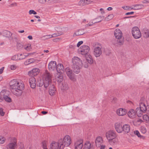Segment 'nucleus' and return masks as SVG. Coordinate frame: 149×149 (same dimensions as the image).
I'll return each mask as SVG.
<instances>
[{
    "label": "nucleus",
    "instance_id": "f257e3e1",
    "mask_svg": "<svg viewBox=\"0 0 149 149\" xmlns=\"http://www.w3.org/2000/svg\"><path fill=\"white\" fill-rule=\"evenodd\" d=\"M9 84L10 88L15 95L19 96L22 95V90L24 87V84L22 81H19L16 79H14L10 81Z\"/></svg>",
    "mask_w": 149,
    "mask_h": 149
},
{
    "label": "nucleus",
    "instance_id": "f03ea898",
    "mask_svg": "<svg viewBox=\"0 0 149 149\" xmlns=\"http://www.w3.org/2000/svg\"><path fill=\"white\" fill-rule=\"evenodd\" d=\"M72 68L74 72L76 74L79 73L82 67V62L81 60L78 57L75 56L72 58Z\"/></svg>",
    "mask_w": 149,
    "mask_h": 149
},
{
    "label": "nucleus",
    "instance_id": "7ed1b4c3",
    "mask_svg": "<svg viewBox=\"0 0 149 149\" xmlns=\"http://www.w3.org/2000/svg\"><path fill=\"white\" fill-rule=\"evenodd\" d=\"M42 78L44 81V86L47 88L52 81V75L49 73L46 72L44 73Z\"/></svg>",
    "mask_w": 149,
    "mask_h": 149
},
{
    "label": "nucleus",
    "instance_id": "20e7f679",
    "mask_svg": "<svg viewBox=\"0 0 149 149\" xmlns=\"http://www.w3.org/2000/svg\"><path fill=\"white\" fill-rule=\"evenodd\" d=\"M58 142L61 144L62 145L63 149L65 147L68 146L71 143V140L70 137L68 135H66L63 139H60L58 140Z\"/></svg>",
    "mask_w": 149,
    "mask_h": 149
},
{
    "label": "nucleus",
    "instance_id": "39448f33",
    "mask_svg": "<svg viewBox=\"0 0 149 149\" xmlns=\"http://www.w3.org/2000/svg\"><path fill=\"white\" fill-rule=\"evenodd\" d=\"M9 91L6 90H3L0 93V100L1 101L4 100L8 102H11L12 100L11 98L8 96Z\"/></svg>",
    "mask_w": 149,
    "mask_h": 149
},
{
    "label": "nucleus",
    "instance_id": "423d86ee",
    "mask_svg": "<svg viewBox=\"0 0 149 149\" xmlns=\"http://www.w3.org/2000/svg\"><path fill=\"white\" fill-rule=\"evenodd\" d=\"M106 136L109 142L114 141V139L117 137L116 132L112 130H110L106 133Z\"/></svg>",
    "mask_w": 149,
    "mask_h": 149
},
{
    "label": "nucleus",
    "instance_id": "0eeeda50",
    "mask_svg": "<svg viewBox=\"0 0 149 149\" xmlns=\"http://www.w3.org/2000/svg\"><path fill=\"white\" fill-rule=\"evenodd\" d=\"M114 36L116 38L118 39L117 42L120 45H123V40H121L122 36V33L121 31L119 29H116L114 32Z\"/></svg>",
    "mask_w": 149,
    "mask_h": 149
},
{
    "label": "nucleus",
    "instance_id": "6e6552de",
    "mask_svg": "<svg viewBox=\"0 0 149 149\" xmlns=\"http://www.w3.org/2000/svg\"><path fill=\"white\" fill-rule=\"evenodd\" d=\"M132 33L133 36L135 39L139 38L141 36V31L139 28L137 26H134L132 28Z\"/></svg>",
    "mask_w": 149,
    "mask_h": 149
},
{
    "label": "nucleus",
    "instance_id": "1a4fd4ad",
    "mask_svg": "<svg viewBox=\"0 0 149 149\" xmlns=\"http://www.w3.org/2000/svg\"><path fill=\"white\" fill-rule=\"evenodd\" d=\"M10 143L7 145V149H15L17 146V141L15 137L11 139Z\"/></svg>",
    "mask_w": 149,
    "mask_h": 149
},
{
    "label": "nucleus",
    "instance_id": "9d476101",
    "mask_svg": "<svg viewBox=\"0 0 149 149\" xmlns=\"http://www.w3.org/2000/svg\"><path fill=\"white\" fill-rule=\"evenodd\" d=\"M90 48L87 45H83L81 46L79 49V51L80 52L82 55H88L89 51Z\"/></svg>",
    "mask_w": 149,
    "mask_h": 149
},
{
    "label": "nucleus",
    "instance_id": "9b49d317",
    "mask_svg": "<svg viewBox=\"0 0 149 149\" xmlns=\"http://www.w3.org/2000/svg\"><path fill=\"white\" fill-rule=\"evenodd\" d=\"M51 149H63V146L62 144H60L58 141V142L53 141L50 144Z\"/></svg>",
    "mask_w": 149,
    "mask_h": 149
},
{
    "label": "nucleus",
    "instance_id": "f8f14e48",
    "mask_svg": "<svg viewBox=\"0 0 149 149\" xmlns=\"http://www.w3.org/2000/svg\"><path fill=\"white\" fill-rule=\"evenodd\" d=\"M65 71L67 76L71 80H74L75 79L74 74L72 73L71 69L67 67L65 68Z\"/></svg>",
    "mask_w": 149,
    "mask_h": 149
},
{
    "label": "nucleus",
    "instance_id": "ddd939ff",
    "mask_svg": "<svg viewBox=\"0 0 149 149\" xmlns=\"http://www.w3.org/2000/svg\"><path fill=\"white\" fill-rule=\"evenodd\" d=\"M101 47H96L94 49V54L95 56L96 57H99L102 54Z\"/></svg>",
    "mask_w": 149,
    "mask_h": 149
},
{
    "label": "nucleus",
    "instance_id": "4468645a",
    "mask_svg": "<svg viewBox=\"0 0 149 149\" xmlns=\"http://www.w3.org/2000/svg\"><path fill=\"white\" fill-rule=\"evenodd\" d=\"M40 72V70L38 68H35L28 72V75L31 77H33L37 75Z\"/></svg>",
    "mask_w": 149,
    "mask_h": 149
},
{
    "label": "nucleus",
    "instance_id": "2eb2a0df",
    "mask_svg": "<svg viewBox=\"0 0 149 149\" xmlns=\"http://www.w3.org/2000/svg\"><path fill=\"white\" fill-rule=\"evenodd\" d=\"M123 126L120 123H116L114 124V128L116 131L119 133H122Z\"/></svg>",
    "mask_w": 149,
    "mask_h": 149
},
{
    "label": "nucleus",
    "instance_id": "dca6fc26",
    "mask_svg": "<svg viewBox=\"0 0 149 149\" xmlns=\"http://www.w3.org/2000/svg\"><path fill=\"white\" fill-rule=\"evenodd\" d=\"M83 141L81 139L77 140L74 143L75 149H81L83 147Z\"/></svg>",
    "mask_w": 149,
    "mask_h": 149
},
{
    "label": "nucleus",
    "instance_id": "f3484780",
    "mask_svg": "<svg viewBox=\"0 0 149 149\" xmlns=\"http://www.w3.org/2000/svg\"><path fill=\"white\" fill-rule=\"evenodd\" d=\"M56 61H51L48 64V69L51 71H54L56 70Z\"/></svg>",
    "mask_w": 149,
    "mask_h": 149
},
{
    "label": "nucleus",
    "instance_id": "a211bd4d",
    "mask_svg": "<svg viewBox=\"0 0 149 149\" xmlns=\"http://www.w3.org/2000/svg\"><path fill=\"white\" fill-rule=\"evenodd\" d=\"M36 80L33 77H31L29 79V82L31 87L33 89L35 88L36 86Z\"/></svg>",
    "mask_w": 149,
    "mask_h": 149
},
{
    "label": "nucleus",
    "instance_id": "6ab92c4d",
    "mask_svg": "<svg viewBox=\"0 0 149 149\" xmlns=\"http://www.w3.org/2000/svg\"><path fill=\"white\" fill-rule=\"evenodd\" d=\"M130 125L128 124H125L123 126L122 132L124 134H126L129 133L130 131Z\"/></svg>",
    "mask_w": 149,
    "mask_h": 149
},
{
    "label": "nucleus",
    "instance_id": "aec40b11",
    "mask_svg": "<svg viewBox=\"0 0 149 149\" xmlns=\"http://www.w3.org/2000/svg\"><path fill=\"white\" fill-rule=\"evenodd\" d=\"M103 142V139L100 136H98L96 138L95 143L96 146L97 147H99Z\"/></svg>",
    "mask_w": 149,
    "mask_h": 149
},
{
    "label": "nucleus",
    "instance_id": "412c9836",
    "mask_svg": "<svg viewBox=\"0 0 149 149\" xmlns=\"http://www.w3.org/2000/svg\"><path fill=\"white\" fill-rule=\"evenodd\" d=\"M117 115L119 116H123L126 113V110L124 109L119 108L116 111Z\"/></svg>",
    "mask_w": 149,
    "mask_h": 149
},
{
    "label": "nucleus",
    "instance_id": "4be33fe9",
    "mask_svg": "<svg viewBox=\"0 0 149 149\" xmlns=\"http://www.w3.org/2000/svg\"><path fill=\"white\" fill-rule=\"evenodd\" d=\"M56 80L58 82H61L63 79V76L61 73H57L55 76Z\"/></svg>",
    "mask_w": 149,
    "mask_h": 149
},
{
    "label": "nucleus",
    "instance_id": "5701e85b",
    "mask_svg": "<svg viewBox=\"0 0 149 149\" xmlns=\"http://www.w3.org/2000/svg\"><path fill=\"white\" fill-rule=\"evenodd\" d=\"M58 73H61L64 70V68L61 64H58L56 65V70Z\"/></svg>",
    "mask_w": 149,
    "mask_h": 149
},
{
    "label": "nucleus",
    "instance_id": "b1692460",
    "mask_svg": "<svg viewBox=\"0 0 149 149\" xmlns=\"http://www.w3.org/2000/svg\"><path fill=\"white\" fill-rule=\"evenodd\" d=\"M129 117L131 118H133L136 116V113L134 110L132 109H130L127 113Z\"/></svg>",
    "mask_w": 149,
    "mask_h": 149
},
{
    "label": "nucleus",
    "instance_id": "393cba45",
    "mask_svg": "<svg viewBox=\"0 0 149 149\" xmlns=\"http://www.w3.org/2000/svg\"><path fill=\"white\" fill-rule=\"evenodd\" d=\"M85 33L84 29H80L75 32L73 34V36L74 37L77 36H80L83 35Z\"/></svg>",
    "mask_w": 149,
    "mask_h": 149
},
{
    "label": "nucleus",
    "instance_id": "a878e982",
    "mask_svg": "<svg viewBox=\"0 0 149 149\" xmlns=\"http://www.w3.org/2000/svg\"><path fill=\"white\" fill-rule=\"evenodd\" d=\"M56 91V89L55 88L54 85H52L49 87V93L50 95H53L55 93Z\"/></svg>",
    "mask_w": 149,
    "mask_h": 149
},
{
    "label": "nucleus",
    "instance_id": "bb28decb",
    "mask_svg": "<svg viewBox=\"0 0 149 149\" xmlns=\"http://www.w3.org/2000/svg\"><path fill=\"white\" fill-rule=\"evenodd\" d=\"M91 147V143L89 141H87L83 145V149H90Z\"/></svg>",
    "mask_w": 149,
    "mask_h": 149
},
{
    "label": "nucleus",
    "instance_id": "cd10ccee",
    "mask_svg": "<svg viewBox=\"0 0 149 149\" xmlns=\"http://www.w3.org/2000/svg\"><path fill=\"white\" fill-rule=\"evenodd\" d=\"M32 54L31 53H29L27 55H25L24 53L18 54L19 60H20L24 59L28 56L29 55H30Z\"/></svg>",
    "mask_w": 149,
    "mask_h": 149
},
{
    "label": "nucleus",
    "instance_id": "c85d7f7f",
    "mask_svg": "<svg viewBox=\"0 0 149 149\" xmlns=\"http://www.w3.org/2000/svg\"><path fill=\"white\" fill-rule=\"evenodd\" d=\"M3 36L6 37H10L12 35L11 33L8 31L5 30L3 32Z\"/></svg>",
    "mask_w": 149,
    "mask_h": 149
},
{
    "label": "nucleus",
    "instance_id": "c756f323",
    "mask_svg": "<svg viewBox=\"0 0 149 149\" xmlns=\"http://www.w3.org/2000/svg\"><path fill=\"white\" fill-rule=\"evenodd\" d=\"M143 122V120L141 118H138L136 119L134 122V124L136 126H138L141 124Z\"/></svg>",
    "mask_w": 149,
    "mask_h": 149
},
{
    "label": "nucleus",
    "instance_id": "7c9ffc66",
    "mask_svg": "<svg viewBox=\"0 0 149 149\" xmlns=\"http://www.w3.org/2000/svg\"><path fill=\"white\" fill-rule=\"evenodd\" d=\"M143 112L141 111L140 108L137 107L136 109V114L137 116L139 117H140L142 115V113Z\"/></svg>",
    "mask_w": 149,
    "mask_h": 149
},
{
    "label": "nucleus",
    "instance_id": "2f4dec72",
    "mask_svg": "<svg viewBox=\"0 0 149 149\" xmlns=\"http://www.w3.org/2000/svg\"><path fill=\"white\" fill-rule=\"evenodd\" d=\"M140 108L141 111L143 112H145L146 110V107L145 104L143 103H141L139 104Z\"/></svg>",
    "mask_w": 149,
    "mask_h": 149
},
{
    "label": "nucleus",
    "instance_id": "473e14b6",
    "mask_svg": "<svg viewBox=\"0 0 149 149\" xmlns=\"http://www.w3.org/2000/svg\"><path fill=\"white\" fill-rule=\"evenodd\" d=\"M86 57V59L87 61L90 64H92L93 62V60L91 56L89 55H88Z\"/></svg>",
    "mask_w": 149,
    "mask_h": 149
},
{
    "label": "nucleus",
    "instance_id": "72a5a7b5",
    "mask_svg": "<svg viewBox=\"0 0 149 149\" xmlns=\"http://www.w3.org/2000/svg\"><path fill=\"white\" fill-rule=\"evenodd\" d=\"M34 61L35 60L33 58H30L26 60L24 62V63L25 65H28L30 64L33 63Z\"/></svg>",
    "mask_w": 149,
    "mask_h": 149
},
{
    "label": "nucleus",
    "instance_id": "f704fd0d",
    "mask_svg": "<svg viewBox=\"0 0 149 149\" xmlns=\"http://www.w3.org/2000/svg\"><path fill=\"white\" fill-rule=\"evenodd\" d=\"M143 36L145 38H149V30L148 29L144 30Z\"/></svg>",
    "mask_w": 149,
    "mask_h": 149
},
{
    "label": "nucleus",
    "instance_id": "c9c22d12",
    "mask_svg": "<svg viewBox=\"0 0 149 149\" xmlns=\"http://www.w3.org/2000/svg\"><path fill=\"white\" fill-rule=\"evenodd\" d=\"M143 5L141 4H136L134 5L135 10H137L142 8L143 7Z\"/></svg>",
    "mask_w": 149,
    "mask_h": 149
},
{
    "label": "nucleus",
    "instance_id": "e433bc0d",
    "mask_svg": "<svg viewBox=\"0 0 149 149\" xmlns=\"http://www.w3.org/2000/svg\"><path fill=\"white\" fill-rule=\"evenodd\" d=\"M37 84L38 86L39 87L42 86L43 84L44 85V81H43V79L42 80L40 79L38 80L37 83Z\"/></svg>",
    "mask_w": 149,
    "mask_h": 149
},
{
    "label": "nucleus",
    "instance_id": "4c0bfd02",
    "mask_svg": "<svg viewBox=\"0 0 149 149\" xmlns=\"http://www.w3.org/2000/svg\"><path fill=\"white\" fill-rule=\"evenodd\" d=\"M143 118L146 122L149 123V116L145 114L143 116Z\"/></svg>",
    "mask_w": 149,
    "mask_h": 149
},
{
    "label": "nucleus",
    "instance_id": "58836bf2",
    "mask_svg": "<svg viewBox=\"0 0 149 149\" xmlns=\"http://www.w3.org/2000/svg\"><path fill=\"white\" fill-rule=\"evenodd\" d=\"M113 17V14L109 15L107 17H105L104 20L107 21L112 19Z\"/></svg>",
    "mask_w": 149,
    "mask_h": 149
},
{
    "label": "nucleus",
    "instance_id": "ea45409f",
    "mask_svg": "<svg viewBox=\"0 0 149 149\" xmlns=\"http://www.w3.org/2000/svg\"><path fill=\"white\" fill-rule=\"evenodd\" d=\"M134 133L135 135H136L139 137L144 138L143 136L141 135L140 133L138 131H134Z\"/></svg>",
    "mask_w": 149,
    "mask_h": 149
},
{
    "label": "nucleus",
    "instance_id": "a19ab883",
    "mask_svg": "<svg viewBox=\"0 0 149 149\" xmlns=\"http://www.w3.org/2000/svg\"><path fill=\"white\" fill-rule=\"evenodd\" d=\"M11 59L13 60H19L18 54L17 55H15L13 56L11 58Z\"/></svg>",
    "mask_w": 149,
    "mask_h": 149
},
{
    "label": "nucleus",
    "instance_id": "79ce46f5",
    "mask_svg": "<svg viewBox=\"0 0 149 149\" xmlns=\"http://www.w3.org/2000/svg\"><path fill=\"white\" fill-rule=\"evenodd\" d=\"M85 0H81L79 2V5L80 6H83L86 5Z\"/></svg>",
    "mask_w": 149,
    "mask_h": 149
},
{
    "label": "nucleus",
    "instance_id": "37998d69",
    "mask_svg": "<svg viewBox=\"0 0 149 149\" xmlns=\"http://www.w3.org/2000/svg\"><path fill=\"white\" fill-rule=\"evenodd\" d=\"M88 62L85 61H83L82 62V66L83 65L84 67L85 68H87L88 67Z\"/></svg>",
    "mask_w": 149,
    "mask_h": 149
},
{
    "label": "nucleus",
    "instance_id": "c03bdc74",
    "mask_svg": "<svg viewBox=\"0 0 149 149\" xmlns=\"http://www.w3.org/2000/svg\"><path fill=\"white\" fill-rule=\"evenodd\" d=\"M46 141H43L42 143V148L43 149H47L46 144Z\"/></svg>",
    "mask_w": 149,
    "mask_h": 149
},
{
    "label": "nucleus",
    "instance_id": "a18cd8bd",
    "mask_svg": "<svg viewBox=\"0 0 149 149\" xmlns=\"http://www.w3.org/2000/svg\"><path fill=\"white\" fill-rule=\"evenodd\" d=\"M17 49L18 50H21L23 47V45L21 43H19L17 44Z\"/></svg>",
    "mask_w": 149,
    "mask_h": 149
},
{
    "label": "nucleus",
    "instance_id": "49530a36",
    "mask_svg": "<svg viewBox=\"0 0 149 149\" xmlns=\"http://www.w3.org/2000/svg\"><path fill=\"white\" fill-rule=\"evenodd\" d=\"M5 138L2 136H0V144H2L5 142Z\"/></svg>",
    "mask_w": 149,
    "mask_h": 149
},
{
    "label": "nucleus",
    "instance_id": "de8ad7c7",
    "mask_svg": "<svg viewBox=\"0 0 149 149\" xmlns=\"http://www.w3.org/2000/svg\"><path fill=\"white\" fill-rule=\"evenodd\" d=\"M24 49L28 51H30L31 49V45H28L24 47Z\"/></svg>",
    "mask_w": 149,
    "mask_h": 149
},
{
    "label": "nucleus",
    "instance_id": "09e8293b",
    "mask_svg": "<svg viewBox=\"0 0 149 149\" xmlns=\"http://www.w3.org/2000/svg\"><path fill=\"white\" fill-rule=\"evenodd\" d=\"M29 14H33L34 15H36L37 13L34 10H30L29 11Z\"/></svg>",
    "mask_w": 149,
    "mask_h": 149
},
{
    "label": "nucleus",
    "instance_id": "8fccbe9b",
    "mask_svg": "<svg viewBox=\"0 0 149 149\" xmlns=\"http://www.w3.org/2000/svg\"><path fill=\"white\" fill-rule=\"evenodd\" d=\"M5 112L3 111V109L1 108H0V115L3 116L4 115Z\"/></svg>",
    "mask_w": 149,
    "mask_h": 149
},
{
    "label": "nucleus",
    "instance_id": "3c124183",
    "mask_svg": "<svg viewBox=\"0 0 149 149\" xmlns=\"http://www.w3.org/2000/svg\"><path fill=\"white\" fill-rule=\"evenodd\" d=\"M10 68L12 70H14L16 68V66L14 65H11Z\"/></svg>",
    "mask_w": 149,
    "mask_h": 149
},
{
    "label": "nucleus",
    "instance_id": "603ef678",
    "mask_svg": "<svg viewBox=\"0 0 149 149\" xmlns=\"http://www.w3.org/2000/svg\"><path fill=\"white\" fill-rule=\"evenodd\" d=\"M63 88H62L63 89V90H66L67 89H68V87H67V85L66 84H65L64 85V84H63Z\"/></svg>",
    "mask_w": 149,
    "mask_h": 149
},
{
    "label": "nucleus",
    "instance_id": "864d4df0",
    "mask_svg": "<svg viewBox=\"0 0 149 149\" xmlns=\"http://www.w3.org/2000/svg\"><path fill=\"white\" fill-rule=\"evenodd\" d=\"M83 43V41H81L79 42L77 44V46L78 47H79L80 45Z\"/></svg>",
    "mask_w": 149,
    "mask_h": 149
},
{
    "label": "nucleus",
    "instance_id": "5fc2aeb1",
    "mask_svg": "<svg viewBox=\"0 0 149 149\" xmlns=\"http://www.w3.org/2000/svg\"><path fill=\"white\" fill-rule=\"evenodd\" d=\"M86 2V5H88L91 3L92 2L90 0H85V1H84Z\"/></svg>",
    "mask_w": 149,
    "mask_h": 149
},
{
    "label": "nucleus",
    "instance_id": "6e6d98bb",
    "mask_svg": "<svg viewBox=\"0 0 149 149\" xmlns=\"http://www.w3.org/2000/svg\"><path fill=\"white\" fill-rule=\"evenodd\" d=\"M39 2L41 3H43L46 2V0H38Z\"/></svg>",
    "mask_w": 149,
    "mask_h": 149
},
{
    "label": "nucleus",
    "instance_id": "4d7b16f0",
    "mask_svg": "<svg viewBox=\"0 0 149 149\" xmlns=\"http://www.w3.org/2000/svg\"><path fill=\"white\" fill-rule=\"evenodd\" d=\"M95 19H93V21L92 22V23H97V22H100L101 21V20H99V21L97 20V21H95Z\"/></svg>",
    "mask_w": 149,
    "mask_h": 149
},
{
    "label": "nucleus",
    "instance_id": "13d9d810",
    "mask_svg": "<svg viewBox=\"0 0 149 149\" xmlns=\"http://www.w3.org/2000/svg\"><path fill=\"white\" fill-rule=\"evenodd\" d=\"M134 13V12H128L125 14L126 15H132Z\"/></svg>",
    "mask_w": 149,
    "mask_h": 149
},
{
    "label": "nucleus",
    "instance_id": "bf43d9fd",
    "mask_svg": "<svg viewBox=\"0 0 149 149\" xmlns=\"http://www.w3.org/2000/svg\"><path fill=\"white\" fill-rule=\"evenodd\" d=\"M146 130L145 128H143L141 129V132L143 134H145L146 132Z\"/></svg>",
    "mask_w": 149,
    "mask_h": 149
},
{
    "label": "nucleus",
    "instance_id": "052dcab7",
    "mask_svg": "<svg viewBox=\"0 0 149 149\" xmlns=\"http://www.w3.org/2000/svg\"><path fill=\"white\" fill-rule=\"evenodd\" d=\"M122 8L125 10H127L128 9H129V7L124 6L123 7H122Z\"/></svg>",
    "mask_w": 149,
    "mask_h": 149
},
{
    "label": "nucleus",
    "instance_id": "680f3d73",
    "mask_svg": "<svg viewBox=\"0 0 149 149\" xmlns=\"http://www.w3.org/2000/svg\"><path fill=\"white\" fill-rule=\"evenodd\" d=\"M17 3H12L10 4V6L11 7H13L14 6H17Z\"/></svg>",
    "mask_w": 149,
    "mask_h": 149
},
{
    "label": "nucleus",
    "instance_id": "e2e57ef3",
    "mask_svg": "<svg viewBox=\"0 0 149 149\" xmlns=\"http://www.w3.org/2000/svg\"><path fill=\"white\" fill-rule=\"evenodd\" d=\"M58 36V35H57V34L54 33V34H53V35H52V36H51V37H52V38L55 37L57 36Z\"/></svg>",
    "mask_w": 149,
    "mask_h": 149
},
{
    "label": "nucleus",
    "instance_id": "0e129e2a",
    "mask_svg": "<svg viewBox=\"0 0 149 149\" xmlns=\"http://www.w3.org/2000/svg\"><path fill=\"white\" fill-rule=\"evenodd\" d=\"M100 149H104L105 148V145H101Z\"/></svg>",
    "mask_w": 149,
    "mask_h": 149
},
{
    "label": "nucleus",
    "instance_id": "69168bd1",
    "mask_svg": "<svg viewBox=\"0 0 149 149\" xmlns=\"http://www.w3.org/2000/svg\"><path fill=\"white\" fill-rule=\"evenodd\" d=\"M98 18H100L101 19L100 20H102L104 18V17L103 16H99Z\"/></svg>",
    "mask_w": 149,
    "mask_h": 149
},
{
    "label": "nucleus",
    "instance_id": "338daca9",
    "mask_svg": "<svg viewBox=\"0 0 149 149\" xmlns=\"http://www.w3.org/2000/svg\"><path fill=\"white\" fill-rule=\"evenodd\" d=\"M3 68L4 67H2L0 69V74H1L2 73L3 70Z\"/></svg>",
    "mask_w": 149,
    "mask_h": 149
},
{
    "label": "nucleus",
    "instance_id": "774afa93",
    "mask_svg": "<svg viewBox=\"0 0 149 149\" xmlns=\"http://www.w3.org/2000/svg\"><path fill=\"white\" fill-rule=\"evenodd\" d=\"M113 99V100L112 101V102H114L116 100V98L115 97H113L112 98Z\"/></svg>",
    "mask_w": 149,
    "mask_h": 149
}]
</instances>
